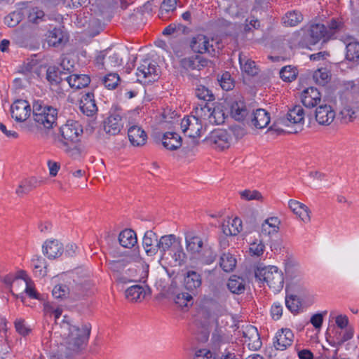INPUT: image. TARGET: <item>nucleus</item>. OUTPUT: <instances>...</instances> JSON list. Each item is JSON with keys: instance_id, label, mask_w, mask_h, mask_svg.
Here are the masks:
<instances>
[{"instance_id": "obj_1", "label": "nucleus", "mask_w": 359, "mask_h": 359, "mask_svg": "<svg viewBox=\"0 0 359 359\" xmlns=\"http://www.w3.org/2000/svg\"><path fill=\"white\" fill-rule=\"evenodd\" d=\"M60 324L62 344L71 353H78L87 346L91 332L90 323L84 322L75 324L71 318L65 316Z\"/></svg>"}, {"instance_id": "obj_2", "label": "nucleus", "mask_w": 359, "mask_h": 359, "mask_svg": "<svg viewBox=\"0 0 359 359\" xmlns=\"http://www.w3.org/2000/svg\"><path fill=\"white\" fill-rule=\"evenodd\" d=\"M185 241L187 252L201 264H211L216 259L217 254L206 238L194 232H188L185 235Z\"/></svg>"}, {"instance_id": "obj_3", "label": "nucleus", "mask_w": 359, "mask_h": 359, "mask_svg": "<svg viewBox=\"0 0 359 359\" xmlns=\"http://www.w3.org/2000/svg\"><path fill=\"white\" fill-rule=\"evenodd\" d=\"M83 133L81 125L76 121L68 120L65 125L60 128V133L51 135L54 144L69 152L78 142L79 136Z\"/></svg>"}, {"instance_id": "obj_4", "label": "nucleus", "mask_w": 359, "mask_h": 359, "mask_svg": "<svg viewBox=\"0 0 359 359\" xmlns=\"http://www.w3.org/2000/svg\"><path fill=\"white\" fill-rule=\"evenodd\" d=\"M130 256L120 259L109 260L107 265L118 283L126 284L137 281V269Z\"/></svg>"}, {"instance_id": "obj_5", "label": "nucleus", "mask_w": 359, "mask_h": 359, "mask_svg": "<svg viewBox=\"0 0 359 359\" xmlns=\"http://www.w3.org/2000/svg\"><path fill=\"white\" fill-rule=\"evenodd\" d=\"M32 111L34 120L39 126L50 130L57 126L58 110L56 107L36 100L33 103Z\"/></svg>"}, {"instance_id": "obj_6", "label": "nucleus", "mask_w": 359, "mask_h": 359, "mask_svg": "<svg viewBox=\"0 0 359 359\" xmlns=\"http://www.w3.org/2000/svg\"><path fill=\"white\" fill-rule=\"evenodd\" d=\"M255 276L259 281L265 282L274 292H280L283 287V273L275 266L257 267Z\"/></svg>"}, {"instance_id": "obj_7", "label": "nucleus", "mask_w": 359, "mask_h": 359, "mask_svg": "<svg viewBox=\"0 0 359 359\" xmlns=\"http://www.w3.org/2000/svg\"><path fill=\"white\" fill-rule=\"evenodd\" d=\"M304 123V110L302 106L295 105L288 110L285 116L278 118L270 128L278 133H283L285 131L284 126L295 125L297 128L290 131V133H296L298 132V130H302Z\"/></svg>"}, {"instance_id": "obj_8", "label": "nucleus", "mask_w": 359, "mask_h": 359, "mask_svg": "<svg viewBox=\"0 0 359 359\" xmlns=\"http://www.w3.org/2000/svg\"><path fill=\"white\" fill-rule=\"evenodd\" d=\"M160 67L150 59H144L137 69L136 75L140 83H150L160 77Z\"/></svg>"}, {"instance_id": "obj_9", "label": "nucleus", "mask_w": 359, "mask_h": 359, "mask_svg": "<svg viewBox=\"0 0 359 359\" xmlns=\"http://www.w3.org/2000/svg\"><path fill=\"white\" fill-rule=\"evenodd\" d=\"M118 53L111 49L100 51L95 58V65L100 69L109 70L122 65Z\"/></svg>"}, {"instance_id": "obj_10", "label": "nucleus", "mask_w": 359, "mask_h": 359, "mask_svg": "<svg viewBox=\"0 0 359 359\" xmlns=\"http://www.w3.org/2000/svg\"><path fill=\"white\" fill-rule=\"evenodd\" d=\"M231 140L232 138L226 130L217 129L213 130L204 142L215 149L224 150L230 147Z\"/></svg>"}, {"instance_id": "obj_11", "label": "nucleus", "mask_w": 359, "mask_h": 359, "mask_svg": "<svg viewBox=\"0 0 359 359\" xmlns=\"http://www.w3.org/2000/svg\"><path fill=\"white\" fill-rule=\"evenodd\" d=\"M63 73L59 67H49L46 72V79L50 84L52 90L58 95H64L66 91L65 78L62 77Z\"/></svg>"}, {"instance_id": "obj_12", "label": "nucleus", "mask_w": 359, "mask_h": 359, "mask_svg": "<svg viewBox=\"0 0 359 359\" xmlns=\"http://www.w3.org/2000/svg\"><path fill=\"white\" fill-rule=\"evenodd\" d=\"M203 315L207 319L208 323H214L217 326L223 325V320L219 322V318L228 316L225 306L215 302H211L208 309L203 311Z\"/></svg>"}, {"instance_id": "obj_13", "label": "nucleus", "mask_w": 359, "mask_h": 359, "mask_svg": "<svg viewBox=\"0 0 359 359\" xmlns=\"http://www.w3.org/2000/svg\"><path fill=\"white\" fill-rule=\"evenodd\" d=\"M190 46L193 51L198 53H208L214 56L215 50L213 46V40L210 39L203 34H198L194 36L191 41Z\"/></svg>"}, {"instance_id": "obj_14", "label": "nucleus", "mask_w": 359, "mask_h": 359, "mask_svg": "<svg viewBox=\"0 0 359 359\" xmlns=\"http://www.w3.org/2000/svg\"><path fill=\"white\" fill-rule=\"evenodd\" d=\"M182 132L189 137L196 138L201 135L203 123L194 115L184 117L180 123Z\"/></svg>"}, {"instance_id": "obj_15", "label": "nucleus", "mask_w": 359, "mask_h": 359, "mask_svg": "<svg viewBox=\"0 0 359 359\" xmlns=\"http://www.w3.org/2000/svg\"><path fill=\"white\" fill-rule=\"evenodd\" d=\"M31 111V106L25 100H17L11 107V116L17 122L25 121L29 117Z\"/></svg>"}, {"instance_id": "obj_16", "label": "nucleus", "mask_w": 359, "mask_h": 359, "mask_svg": "<svg viewBox=\"0 0 359 359\" xmlns=\"http://www.w3.org/2000/svg\"><path fill=\"white\" fill-rule=\"evenodd\" d=\"M335 111L327 104L319 105L316 109V120L320 125L329 126L335 118Z\"/></svg>"}, {"instance_id": "obj_17", "label": "nucleus", "mask_w": 359, "mask_h": 359, "mask_svg": "<svg viewBox=\"0 0 359 359\" xmlns=\"http://www.w3.org/2000/svg\"><path fill=\"white\" fill-rule=\"evenodd\" d=\"M294 341V334L290 329L279 330L275 337L274 346L277 350L284 351L290 346Z\"/></svg>"}, {"instance_id": "obj_18", "label": "nucleus", "mask_w": 359, "mask_h": 359, "mask_svg": "<svg viewBox=\"0 0 359 359\" xmlns=\"http://www.w3.org/2000/svg\"><path fill=\"white\" fill-rule=\"evenodd\" d=\"M42 251L50 259H54L60 257L64 252L62 243L56 239L46 240L42 245Z\"/></svg>"}, {"instance_id": "obj_19", "label": "nucleus", "mask_w": 359, "mask_h": 359, "mask_svg": "<svg viewBox=\"0 0 359 359\" xmlns=\"http://www.w3.org/2000/svg\"><path fill=\"white\" fill-rule=\"evenodd\" d=\"M128 136L130 144L134 147H142L147 140L146 132L137 125H133L128 128Z\"/></svg>"}, {"instance_id": "obj_20", "label": "nucleus", "mask_w": 359, "mask_h": 359, "mask_svg": "<svg viewBox=\"0 0 359 359\" xmlns=\"http://www.w3.org/2000/svg\"><path fill=\"white\" fill-rule=\"evenodd\" d=\"M123 126L122 117L118 113L111 114L104 121V130L110 135L118 134Z\"/></svg>"}, {"instance_id": "obj_21", "label": "nucleus", "mask_w": 359, "mask_h": 359, "mask_svg": "<svg viewBox=\"0 0 359 359\" xmlns=\"http://www.w3.org/2000/svg\"><path fill=\"white\" fill-rule=\"evenodd\" d=\"M243 337L245 338V343L248 344L250 349L258 350L261 348L262 341L255 327L252 325L247 326L245 330L243 331Z\"/></svg>"}, {"instance_id": "obj_22", "label": "nucleus", "mask_w": 359, "mask_h": 359, "mask_svg": "<svg viewBox=\"0 0 359 359\" xmlns=\"http://www.w3.org/2000/svg\"><path fill=\"white\" fill-rule=\"evenodd\" d=\"M202 284L201 275L194 271H188L184 277V286L189 292L196 294Z\"/></svg>"}, {"instance_id": "obj_23", "label": "nucleus", "mask_w": 359, "mask_h": 359, "mask_svg": "<svg viewBox=\"0 0 359 359\" xmlns=\"http://www.w3.org/2000/svg\"><path fill=\"white\" fill-rule=\"evenodd\" d=\"M302 102L306 107L313 108L320 103L321 94L314 87L308 88L302 93Z\"/></svg>"}, {"instance_id": "obj_24", "label": "nucleus", "mask_w": 359, "mask_h": 359, "mask_svg": "<svg viewBox=\"0 0 359 359\" xmlns=\"http://www.w3.org/2000/svg\"><path fill=\"white\" fill-rule=\"evenodd\" d=\"M209 61L201 56L184 57L180 61V66L186 71H200L208 66Z\"/></svg>"}, {"instance_id": "obj_25", "label": "nucleus", "mask_w": 359, "mask_h": 359, "mask_svg": "<svg viewBox=\"0 0 359 359\" xmlns=\"http://www.w3.org/2000/svg\"><path fill=\"white\" fill-rule=\"evenodd\" d=\"M143 248L149 256H153L158 252V236L152 231H147L142 240Z\"/></svg>"}, {"instance_id": "obj_26", "label": "nucleus", "mask_w": 359, "mask_h": 359, "mask_svg": "<svg viewBox=\"0 0 359 359\" xmlns=\"http://www.w3.org/2000/svg\"><path fill=\"white\" fill-rule=\"evenodd\" d=\"M80 109L82 113L88 116H92L97 112V107L93 93H87L82 95Z\"/></svg>"}, {"instance_id": "obj_27", "label": "nucleus", "mask_w": 359, "mask_h": 359, "mask_svg": "<svg viewBox=\"0 0 359 359\" xmlns=\"http://www.w3.org/2000/svg\"><path fill=\"white\" fill-rule=\"evenodd\" d=\"M231 115L236 121L245 120L250 114V109L243 100L233 101L231 104Z\"/></svg>"}, {"instance_id": "obj_28", "label": "nucleus", "mask_w": 359, "mask_h": 359, "mask_svg": "<svg viewBox=\"0 0 359 359\" xmlns=\"http://www.w3.org/2000/svg\"><path fill=\"white\" fill-rule=\"evenodd\" d=\"M250 121L255 127L262 129L269 125L270 116L265 109H257L255 111H252L250 116Z\"/></svg>"}, {"instance_id": "obj_29", "label": "nucleus", "mask_w": 359, "mask_h": 359, "mask_svg": "<svg viewBox=\"0 0 359 359\" xmlns=\"http://www.w3.org/2000/svg\"><path fill=\"white\" fill-rule=\"evenodd\" d=\"M65 84L73 89L77 90L88 86L90 79L87 74H74L65 77Z\"/></svg>"}, {"instance_id": "obj_30", "label": "nucleus", "mask_w": 359, "mask_h": 359, "mask_svg": "<svg viewBox=\"0 0 359 359\" xmlns=\"http://www.w3.org/2000/svg\"><path fill=\"white\" fill-rule=\"evenodd\" d=\"M280 220L276 217H269L262 224L259 234L261 236H270L276 233L279 230Z\"/></svg>"}, {"instance_id": "obj_31", "label": "nucleus", "mask_w": 359, "mask_h": 359, "mask_svg": "<svg viewBox=\"0 0 359 359\" xmlns=\"http://www.w3.org/2000/svg\"><path fill=\"white\" fill-rule=\"evenodd\" d=\"M310 43L316 44L323 38L327 39V27L323 24H313L309 29Z\"/></svg>"}, {"instance_id": "obj_32", "label": "nucleus", "mask_w": 359, "mask_h": 359, "mask_svg": "<svg viewBox=\"0 0 359 359\" xmlns=\"http://www.w3.org/2000/svg\"><path fill=\"white\" fill-rule=\"evenodd\" d=\"M179 243L173 234L163 236L158 240V250H159L162 256H164L166 252L172 251Z\"/></svg>"}, {"instance_id": "obj_33", "label": "nucleus", "mask_w": 359, "mask_h": 359, "mask_svg": "<svg viewBox=\"0 0 359 359\" xmlns=\"http://www.w3.org/2000/svg\"><path fill=\"white\" fill-rule=\"evenodd\" d=\"M163 145L169 150H176L182 146V137L176 133L168 132L163 135Z\"/></svg>"}, {"instance_id": "obj_34", "label": "nucleus", "mask_w": 359, "mask_h": 359, "mask_svg": "<svg viewBox=\"0 0 359 359\" xmlns=\"http://www.w3.org/2000/svg\"><path fill=\"white\" fill-rule=\"evenodd\" d=\"M67 41L65 34L60 28H54L48 32L47 42L50 46L57 47Z\"/></svg>"}, {"instance_id": "obj_35", "label": "nucleus", "mask_w": 359, "mask_h": 359, "mask_svg": "<svg viewBox=\"0 0 359 359\" xmlns=\"http://www.w3.org/2000/svg\"><path fill=\"white\" fill-rule=\"evenodd\" d=\"M39 184L40 182L35 177L24 179L20 183L15 193L19 196H23L36 188Z\"/></svg>"}, {"instance_id": "obj_36", "label": "nucleus", "mask_w": 359, "mask_h": 359, "mask_svg": "<svg viewBox=\"0 0 359 359\" xmlns=\"http://www.w3.org/2000/svg\"><path fill=\"white\" fill-rule=\"evenodd\" d=\"M239 63L242 71L246 74L253 76L258 74L259 68L255 62L242 54L239 55Z\"/></svg>"}, {"instance_id": "obj_37", "label": "nucleus", "mask_w": 359, "mask_h": 359, "mask_svg": "<svg viewBox=\"0 0 359 359\" xmlns=\"http://www.w3.org/2000/svg\"><path fill=\"white\" fill-rule=\"evenodd\" d=\"M120 244L126 248L133 247L137 242L136 233L131 229H125L122 231L118 236Z\"/></svg>"}, {"instance_id": "obj_38", "label": "nucleus", "mask_w": 359, "mask_h": 359, "mask_svg": "<svg viewBox=\"0 0 359 359\" xmlns=\"http://www.w3.org/2000/svg\"><path fill=\"white\" fill-rule=\"evenodd\" d=\"M145 294L144 287L140 285H133L126 290V297L130 302H140L144 299Z\"/></svg>"}, {"instance_id": "obj_39", "label": "nucleus", "mask_w": 359, "mask_h": 359, "mask_svg": "<svg viewBox=\"0 0 359 359\" xmlns=\"http://www.w3.org/2000/svg\"><path fill=\"white\" fill-rule=\"evenodd\" d=\"M242 230V221L238 217H235L227 224L222 225L223 233L226 236H236Z\"/></svg>"}, {"instance_id": "obj_40", "label": "nucleus", "mask_w": 359, "mask_h": 359, "mask_svg": "<svg viewBox=\"0 0 359 359\" xmlns=\"http://www.w3.org/2000/svg\"><path fill=\"white\" fill-rule=\"evenodd\" d=\"M227 287L232 293L240 294L245 290V283L242 278L232 276L228 280Z\"/></svg>"}, {"instance_id": "obj_41", "label": "nucleus", "mask_w": 359, "mask_h": 359, "mask_svg": "<svg viewBox=\"0 0 359 359\" xmlns=\"http://www.w3.org/2000/svg\"><path fill=\"white\" fill-rule=\"evenodd\" d=\"M32 266L37 276L43 277L47 274L46 261L42 257L34 255L32 259Z\"/></svg>"}, {"instance_id": "obj_42", "label": "nucleus", "mask_w": 359, "mask_h": 359, "mask_svg": "<svg viewBox=\"0 0 359 359\" xmlns=\"http://www.w3.org/2000/svg\"><path fill=\"white\" fill-rule=\"evenodd\" d=\"M282 20L285 26L294 27L303 20V15L298 11H288L283 16Z\"/></svg>"}, {"instance_id": "obj_43", "label": "nucleus", "mask_w": 359, "mask_h": 359, "mask_svg": "<svg viewBox=\"0 0 359 359\" xmlns=\"http://www.w3.org/2000/svg\"><path fill=\"white\" fill-rule=\"evenodd\" d=\"M176 0H163L159 11V18L163 20L168 19L170 17V13H172L176 9Z\"/></svg>"}, {"instance_id": "obj_44", "label": "nucleus", "mask_w": 359, "mask_h": 359, "mask_svg": "<svg viewBox=\"0 0 359 359\" xmlns=\"http://www.w3.org/2000/svg\"><path fill=\"white\" fill-rule=\"evenodd\" d=\"M346 58L355 65L359 64V43L352 41L346 45Z\"/></svg>"}, {"instance_id": "obj_45", "label": "nucleus", "mask_w": 359, "mask_h": 359, "mask_svg": "<svg viewBox=\"0 0 359 359\" xmlns=\"http://www.w3.org/2000/svg\"><path fill=\"white\" fill-rule=\"evenodd\" d=\"M212 107L209 106L208 103L198 104L194 109L196 118L203 123V121H209L211 116Z\"/></svg>"}, {"instance_id": "obj_46", "label": "nucleus", "mask_w": 359, "mask_h": 359, "mask_svg": "<svg viewBox=\"0 0 359 359\" xmlns=\"http://www.w3.org/2000/svg\"><path fill=\"white\" fill-rule=\"evenodd\" d=\"M219 264L224 271L231 272L236 266V260L231 254L224 253L220 257Z\"/></svg>"}, {"instance_id": "obj_47", "label": "nucleus", "mask_w": 359, "mask_h": 359, "mask_svg": "<svg viewBox=\"0 0 359 359\" xmlns=\"http://www.w3.org/2000/svg\"><path fill=\"white\" fill-rule=\"evenodd\" d=\"M298 74L297 69L292 65L283 67L280 71V76L283 81L292 82L295 80Z\"/></svg>"}, {"instance_id": "obj_48", "label": "nucleus", "mask_w": 359, "mask_h": 359, "mask_svg": "<svg viewBox=\"0 0 359 359\" xmlns=\"http://www.w3.org/2000/svg\"><path fill=\"white\" fill-rule=\"evenodd\" d=\"M25 11L23 10H17L4 18V22L10 27H13L18 25L23 18Z\"/></svg>"}, {"instance_id": "obj_49", "label": "nucleus", "mask_w": 359, "mask_h": 359, "mask_svg": "<svg viewBox=\"0 0 359 359\" xmlns=\"http://www.w3.org/2000/svg\"><path fill=\"white\" fill-rule=\"evenodd\" d=\"M285 305L292 313H297L301 308L302 302L295 294H287L285 297Z\"/></svg>"}, {"instance_id": "obj_50", "label": "nucleus", "mask_w": 359, "mask_h": 359, "mask_svg": "<svg viewBox=\"0 0 359 359\" xmlns=\"http://www.w3.org/2000/svg\"><path fill=\"white\" fill-rule=\"evenodd\" d=\"M194 294L189 292H180L175 295L174 301L180 307H187L193 304Z\"/></svg>"}, {"instance_id": "obj_51", "label": "nucleus", "mask_w": 359, "mask_h": 359, "mask_svg": "<svg viewBox=\"0 0 359 359\" xmlns=\"http://www.w3.org/2000/svg\"><path fill=\"white\" fill-rule=\"evenodd\" d=\"M196 96L205 103L215 100V96L212 92L204 86H199L195 90Z\"/></svg>"}, {"instance_id": "obj_52", "label": "nucleus", "mask_w": 359, "mask_h": 359, "mask_svg": "<svg viewBox=\"0 0 359 359\" xmlns=\"http://www.w3.org/2000/svg\"><path fill=\"white\" fill-rule=\"evenodd\" d=\"M120 81V77L116 73H109L102 79V84L108 89H114Z\"/></svg>"}, {"instance_id": "obj_53", "label": "nucleus", "mask_w": 359, "mask_h": 359, "mask_svg": "<svg viewBox=\"0 0 359 359\" xmlns=\"http://www.w3.org/2000/svg\"><path fill=\"white\" fill-rule=\"evenodd\" d=\"M225 114L223 110L219 107H214L212 109L211 116L209 123L212 124L219 125L224 122Z\"/></svg>"}, {"instance_id": "obj_54", "label": "nucleus", "mask_w": 359, "mask_h": 359, "mask_svg": "<svg viewBox=\"0 0 359 359\" xmlns=\"http://www.w3.org/2000/svg\"><path fill=\"white\" fill-rule=\"evenodd\" d=\"M45 17L44 12L36 7L31 8L28 12L29 21L35 24L45 20Z\"/></svg>"}, {"instance_id": "obj_55", "label": "nucleus", "mask_w": 359, "mask_h": 359, "mask_svg": "<svg viewBox=\"0 0 359 359\" xmlns=\"http://www.w3.org/2000/svg\"><path fill=\"white\" fill-rule=\"evenodd\" d=\"M172 257L175 262L177 265H182L184 263L186 259V254L183 250L180 242L175 246V248L172 250Z\"/></svg>"}, {"instance_id": "obj_56", "label": "nucleus", "mask_w": 359, "mask_h": 359, "mask_svg": "<svg viewBox=\"0 0 359 359\" xmlns=\"http://www.w3.org/2000/svg\"><path fill=\"white\" fill-rule=\"evenodd\" d=\"M343 26L342 22L336 19H332L328 22L327 27V39L331 38L337 32L340 30Z\"/></svg>"}, {"instance_id": "obj_57", "label": "nucleus", "mask_w": 359, "mask_h": 359, "mask_svg": "<svg viewBox=\"0 0 359 359\" xmlns=\"http://www.w3.org/2000/svg\"><path fill=\"white\" fill-rule=\"evenodd\" d=\"M219 81L222 88L225 90H229L234 86L233 80L229 72L224 73Z\"/></svg>"}, {"instance_id": "obj_58", "label": "nucleus", "mask_w": 359, "mask_h": 359, "mask_svg": "<svg viewBox=\"0 0 359 359\" xmlns=\"http://www.w3.org/2000/svg\"><path fill=\"white\" fill-rule=\"evenodd\" d=\"M69 293V288L65 285H57L53 290V295L57 299H62Z\"/></svg>"}, {"instance_id": "obj_59", "label": "nucleus", "mask_w": 359, "mask_h": 359, "mask_svg": "<svg viewBox=\"0 0 359 359\" xmlns=\"http://www.w3.org/2000/svg\"><path fill=\"white\" fill-rule=\"evenodd\" d=\"M313 79L319 85L324 86L328 79V72L325 69H318L313 74Z\"/></svg>"}, {"instance_id": "obj_60", "label": "nucleus", "mask_w": 359, "mask_h": 359, "mask_svg": "<svg viewBox=\"0 0 359 359\" xmlns=\"http://www.w3.org/2000/svg\"><path fill=\"white\" fill-rule=\"evenodd\" d=\"M265 245L262 241L259 243L254 242L250 244V252L257 257L262 255L264 251Z\"/></svg>"}, {"instance_id": "obj_61", "label": "nucleus", "mask_w": 359, "mask_h": 359, "mask_svg": "<svg viewBox=\"0 0 359 359\" xmlns=\"http://www.w3.org/2000/svg\"><path fill=\"white\" fill-rule=\"evenodd\" d=\"M354 330L352 327H348L345 328V331L343 334L339 333V336L336 337L338 343L343 344L345 341L351 339L353 336Z\"/></svg>"}, {"instance_id": "obj_62", "label": "nucleus", "mask_w": 359, "mask_h": 359, "mask_svg": "<svg viewBox=\"0 0 359 359\" xmlns=\"http://www.w3.org/2000/svg\"><path fill=\"white\" fill-rule=\"evenodd\" d=\"M241 196L248 201L250 200H259L262 198L261 194L257 191L245 190L241 192Z\"/></svg>"}, {"instance_id": "obj_63", "label": "nucleus", "mask_w": 359, "mask_h": 359, "mask_svg": "<svg viewBox=\"0 0 359 359\" xmlns=\"http://www.w3.org/2000/svg\"><path fill=\"white\" fill-rule=\"evenodd\" d=\"M15 327L18 332L22 335L27 334L30 329L26 325V323L22 319H17L15 322Z\"/></svg>"}, {"instance_id": "obj_64", "label": "nucleus", "mask_w": 359, "mask_h": 359, "mask_svg": "<svg viewBox=\"0 0 359 359\" xmlns=\"http://www.w3.org/2000/svg\"><path fill=\"white\" fill-rule=\"evenodd\" d=\"M194 359H214V358L210 351L200 349L196 352Z\"/></svg>"}]
</instances>
